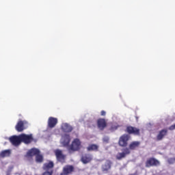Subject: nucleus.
I'll list each match as a JSON object with an SVG mask.
<instances>
[{
    "instance_id": "nucleus-1",
    "label": "nucleus",
    "mask_w": 175,
    "mask_h": 175,
    "mask_svg": "<svg viewBox=\"0 0 175 175\" xmlns=\"http://www.w3.org/2000/svg\"><path fill=\"white\" fill-rule=\"evenodd\" d=\"M81 148V142L80 139L76 138L75 139L71 145L68 148L69 152H75L76 151H79Z\"/></svg>"
},
{
    "instance_id": "nucleus-20",
    "label": "nucleus",
    "mask_w": 175,
    "mask_h": 175,
    "mask_svg": "<svg viewBox=\"0 0 175 175\" xmlns=\"http://www.w3.org/2000/svg\"><path fill=\"white\" fill-rule=\"evenodd\" d=\"M38 154H40V150L37 148H31L27 152L28 157H34V155L36 157Z\"/></svg>"
},
{
    "instance_id": "nucleus-2",
    "label": "nucleus",
    "mask_w": 175,
    "mask_h": 175,
    "mask_svg": "<svg viewBox=\"0 0 175 175\" xmlns=\"http://www.w3.org/2000/svg\"><path fill=\"white\" fill-rule=\"evenodd\" d=\"M159 165H161L159 161L154 157L147 159L145 162V167H152L154 166H159Z\"/></svg>"
},
{
    "instance_id": "nucleus-3",
    "label": "nucleus",
    "mask_w": 175,
    "mask_h": 175,
    "mask_svg": "<svg viewBox=\"0 0 175 175\" xmlns=\"http://www.w3.org/2000/svg\"><path fill=\"white\" fill-rule=\"evenodd\" d=\"M21 143H24L25 144H31V142H33V135L29 134H21Z\"/></svg>"
},
{
    "instance_id": "nucleus-16",
    "label": "nucleus",
    "mask_w": 175,
    "mask_h": 175,
    "mask_svg": "<svg viewBox=\"0 0 175 175\" xmlns=\"http://www.w3.org/2000/svg\"><path fill=\"white\" fill-rule=\"evenodd\" d=\"M62 172L70 175L75 172V167L73 165H67L63 167Z\"/></svg>"
},
{
    "instance_id": "nucleus-12",
    "label": "nucleus",
    "mask_w": 175,
    "mask_h": 175,
    "mask_svg": "<svg viewBox=\"0 0 175 175\" xmlns=\"http://www.w3.org/2000/svg\"><path fill=\"white\" fill-rule=\"evenodd\" d=\"M97 126L100 131H104L105 128L107 126V122H106V120L103 118H100L97 120Z\"/></svg>"
},
{
    "instance_id": "nucleus-27",
    "label": "nucleus",
    "mask_w": 175,
    "mask_h": 175,
    "mask_svg": "<svg viewBox=\"0 0 175 175\" xmlns=\"http://www.w3.org/2000/svg\"><path fill=\"white\" fill-rule=\"evenodd\" d=\"M110 140V138H109V137L107 136H105L103 138V143H109V141Z\"/></svg>"
},
{
    "instance_id": "nucleus-14",
    "label": "nucleus",
    "mask_w": 175,
    "mask_h": 175,
    "mask_svg": "<svg viewBox=\"0 0 175 175\" xmlns=\"http://www.w3.org/2000/svg\"><path fill=\"white\" fill-rule=\"evenodd\" d=\"M81 161L83 163H85V164L90 163V162L92 161V154H85L81 157Z\"/></svg>"
},
{
    "instance_id": "nucleus-17",
    "label": "nucleus",
    "mask_w": 175,
    "mask_h": 175,
    "mask_svg": "<svg viewBox=\"0 0 175 175\" xmlns=\"http://www.w3.org/2000/svg\"><path fill=\"white\" fill-rule=\"evenodd\" d=\"M62 130L63 131V132L69 133L72 132V131H73V127H72V126H70V124H69L68 123H64L62 125Z\"/></svg>"
},
{
    "instance_id": "nucleus-26",
    "label": "nucleus",
    "mask_w": 175,
    "mask_h": 175,
    "mask_svg": "<svg viewBox=\"0 0 175 175\" xmlns=\"http://www.w3.org/2000/svg\"><path fill=\"white\" fill-rule=\"evenodd\" d=\"M54 172L53 171H44L42 174V175H53Z\"/></svg>"
},
{
    "instance_id": "nucleus-23",
    "label": "nucleus",
    "mask_w": 175,
    "mask_h": 175,
    "mask_svg": "<svg viewBox=\"0 0 175 175\" xmlns=\"http://www.w3.org/2000/svg\"><path fill=\"white\" fill-rule=\"evenodd\" d=\"M36 161L38 163H42L43 162V155L39 153L38 155L36 156Z\"/></svg>"
},
{
    "instance_id": "nucleus-15",
    "label": "nucleus",
    "mask_w": 175,
    "mask_h": 175,
    "mask_svg": "<svg viewBox=\"0 0 175 175\" xmlns=\"http://www.w3.org/2000/svg\"><path fill=\"white\" fill-rule=\"evenodd\" d=\"M167 135V129H162L161 130L158 135H157V142H161V140L163 139V137Z\"/></svg>"
},
{
    "instance_id": "nucleus-5",
    "label": "nucleus",
    "mask_w": 175,
    "mask_h": 175,
    "mask_svg": "<svg viewBox=\"0 0 175 175\" xmlns=\"http://www.w3.org/2000/svg\"><path fill=\"white\" fill-rule=\"evenodd\" d=\"M55 155L56 157V159L58 162H64L66 158V155L64 154L62 150L59 149H56L54 151Z\"/></svg>"
},
{
    "instance_id": "nucleus-29",
    "label": "nucleus",
    "mask_w": 175,
    "mask_h": 175,
    "mask_svg": "<svg viewBox=\"0 0 175 175\" xmlns=\"http://www.w3.org/2000/svg\"><path fill=\"white\" fill-rule=\"evenodd\" d=\"M60 175H70V174H67L66 172H64V171H62V172L60 173Z\"/></svg>"
},
{
    "instance_id": "nucleus-6",
    "label": "nucleus",
    "mask_w": 175,
    "mask_h": 175,
    "mask_svg": "<svg viewBox=\"0 0 175 175\" xmlns=\"http://www.w3.org/2000/svg\"><path fill=\"white\" fill-rule=\"evenodd\" d=\"M122 152H118L116 155V159L121 161L123 158H125L126 155L131 154V150L128 148H124L122 150Z\"/></svg>"
},
{
    "instance_id": "nucleus-13",
    "label": "nucleus",
    "mask_w": 175,
    "mask_h": 175,
    "mask_svg": "<svg viewBox=\"0 0 175 175\" xmlns=\"http://www.w3.org/2000/svg\"><path fill=\"white\" fill-rule=\"evenodd\" d=\"M61 143L64 147H68L70 143V135L66 134L62 136Z\"/></svg>"
},
{
    "instance_id": "nucleus-25",
    "label": "nucleus",
    "mask_w": 175,
    "mask_h": 175,
    "mask_svg": "<svg viewBox=\"0 0 175 175\" xmlns=\"http://www.w3.org/2000/svg\"><path fill=\"white\" fill-rule=\"evenodd\" d=\"M167 163H169V165H174V163H175V157L169 158L167 160Z\"/></svg>"
},
{
    "instance_id": "nucleus-19",
    "label": "nucleus",
    "mask_w": 175,
    "mask_h": 175,
    "mask_svg": "<svg viewBox=\"0 0 175 175\" xmlns=\"http://www.w3.org/2000/svg\"><path fill=\"white\" fill-rule=\"evenodd\" d=\"M139 146H140V142L134 141L129 144V150L130 151L131 150H136L137 148H138V147H139Z\"/></svg>"
},
{
    "instance_id": "nucleus-28",
    "label": "nucleus",
    "mask_w": 175,
    "mask_h": 175,
    "mask_svg": "<svg viewBox=\"0 0 175 175\" xmlns=\"http://www.w3.org/2000/svg\"><path fill=\"white\" fill-rule=\"evenodd\" d=\"M100 115L101 116H106V111H105L104 110L101 111Z\"/></svg>"
},
{
    "instance_id": "nucleus-11",
    "label": "nucleus",
    "mask_w": 175,
    "mask_h": 175,
    "mask_svg": "<svg viewBox=\"0 0 175 175\" xmlns=\"http://www.w3.org/2000/svg\"><path fill=\"white\" fill-rule=\"evenodd\" d=\"M58 124V119L57 118L49 117L48 119V128L53 129L55 128V125Z\"/></svg>"
},
{
    "instance_id": "nucleus-9",
    "label": "nucleus",
    "mask_w": 175,
    "mask_h": 175,
    "mask_svg": "<svg viewBox=\"0 0 175 175\" xmlns=\"http://www.w3.org/2000/svg\"><path fill=\"white\" fill-rule=\"evenodd\" d=\"M111 165H113V162L110 160H107L101 166L103 173L107 174L111 169Z\"/></svg>"
},
{
    "instance_id": "nucleus-4",
    "label": "nucleus",
    "mask_w": 175,
    "mask_h": 175,
    "mask_svg": "<svg viewBox=\"0 0 175 175\" xmlns=\"http://www.w3.org/2000/svg\"><path fill=\"white\" fill-rule=\"evenodd\" d=\"M126 132L129 135H134L135 136H140V129L133 127L132 126H128L126 129Z\"/></svg>"
},
{
    "instance_id": "nucleus-7",
    "label": "nucleus",
    "mask_w": 175,
    "mask_h": 175,
    "mask_svg": "<svg viewBox=\"0 0 175 175\" xmlns=\"http://www.w3.org/2000/svg\"><path fill=\"white\" fill-rule=\"evenodd\" d=\"M129 140V135L124 134L120 137L118 144L120 146V147H126V146H128Z\"/></svg>"
},
{
    "instance_id": "nucleus-24",
    "label": "nucleus",
    "mask_w": 175,
    "mask_h": 175,
    "mask_svg": "<svg viewBox=\"0 0 175 175\" xmlns=\"http://www.w3.org/2000/svg\"><path fill=\"white\" fill-rule=\"evenodd\" d=\"M118 128H120V125L112 124L109 129V131H110L111 132H114V131H117Z\"/></svg>"
},
{
    "instance_id": "nucleus-21",
    "label": "nucleus",
    "mask_w": 175,
    "mask_h": 175,
    "mask_svg": "<svg viewBox=\"0 0 175 175\" xmlns=\"http://www.w3.org/2000/svg\"><path fill=\"white\" fill-rule=\"evenodd\" d=\"M99 146L96 144H90L87 147L88 151H98Z\"/></svg>"
},
{
    "instance_id": "nucleus-10",
    "label": "nucleus",
    "mask_w": 175,
    "mask_h": 175,
    "mask_svg": "<svg viewBox=\"0 0 175 175\" xmlns=\"http://www.w3.org/2000/svg\"><path fill=\"white\" fill-rule=\"evenodd\" d=\"M42 169L46 172H54V162L50 161L49 163H44Z\"/></svg>"
},
{
    "instance_id": "nucleus-8",
    "label": "nucleus",
    "mask_w": 175,
    "mask_h": 175,
    "mask_svg": "<svg viewBox=\"0 0 175 175\" xmlns=\"http://www.w3.org/2000/svg\"><path fill=\"white\" fill-rule=\"evenodd\" d=\"M10 142L13 146H20L21 144V135H19L10 137Z\"/></svg>"
},
{
    "instance_id": "nucleus-22",
    "label": "nucleus",
    "mask_w": 175,
    "mask_h": 175,
    "mask_svg": "<svg viewBox=\"0 0 175 175\" xmlns=\"http://www.w3.org/2000/svg\"><path fill=\"white\" fill-rule=\"evenodd\" d=\"M10 150H3L1 153H0V157L1 158H6V157H10Z\"/></svg>"
},
{
    "instance_id": "nucleus-18",
    "label": "nucleus",
    "mask_w": 175,
    "mask_h": 175,
    "mask_svg": "<svg viewBox=\"0 0 175 175\" xmlns=\"http://www.w3.org/2000/svg\"><path fill=\"white\" fill-rule=\"evenodd\" d=\"M15 128L17 132H23V131L25 129V128L24 127V122H23V120H20L19 122H18Z\"/></svg>"
}]
</instances>
